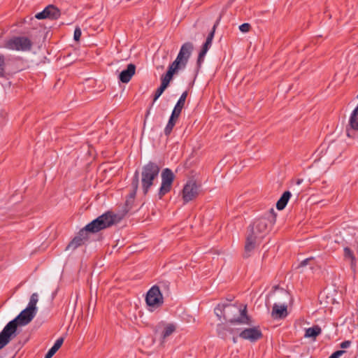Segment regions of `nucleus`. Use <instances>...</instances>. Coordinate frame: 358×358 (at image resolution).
Listing matches in <instances>:
<instances>
[{
	"label": "nucleus",
	"instance_id": "nucleus-45",
	"mask_svg": "<svg viewBox=\"0 0 358 358\" xmlns=\"http://www.w3.org/2000/svg\"><path fill=\"white\" fill-rule=\"evenodd\" d=\"M357 98H358V94H357Z\"/></svg>",
	"mask_w": 358,
	"mask_h": 358
},
{
	"label": "nucleus",
	"instance_id": "nucleus-44",
	"mask_svg": "<svg viewBox=\"0 0 358 358\" xmlns=\"http://www.w3.org/2000/svg\"><path fill=\"white\" fill-rule=\"evenodd\" d=\"M150 108L148 110L145 117H147L150 114Z\"/></svg>",
	"mask_w": 358,
	"mask_h": 358
},
{
	"label": "nucleus",
	"instance_id": "nucleus-41",
	"mask_svg": "<svg viewBox=\"0 0 358 358\" xmlns=\"http://www.w3.org/2000/svg\"><path fill=\"white\" fill-rule=\"evenodd\" d=\"M233 343H237V337L233 336L232 338Z\"/></svg>",
	"mask_w": 358,
	"mask_h": 358
},
{
	"label": "nucleus",
	"instance_id": "nucleus-18",
	"mask_svg": "<svg viewBox=\"0 0 358 358\" xmlns=\"http://www.w3.org/2000/svg\"><path fill=\"white\" fill-rule=\"evenodd\" d=\"M136 66L134 64L127 65V69L121 71L119 75V80L122 83H127L130 81L132 76L135 74Z\"/></svg>",
	"mask_w": 358,
	"mask_h": 358
},
{
	"label": "nucleus",
	"instance_id": "nucleus-29",
	"mask_svg": "<svg viewBox=\"0 0 358 358\" xmlns=\"http://www.w3.org/2000/svg\"><path fill=\"white\" fill-rule=\"evenodd\" d=\"M176 331V327L173 324L166 325L162 332V339L164 341L167 337L171 336Z\"/></svg>",
	"mask_w": 358,
	"mask_h": 358
},
{
	"label": "nucleus",
	"instance_id": "nucleus-8",
	"mask_svg": "<svg viewBox=\"0 0 358 358\" xmlns=\"http://www.w3.org/2000/svg\"><path fill=\"white\" fill-rule=\"evenodd\" d=\"M194 50L193 43L186 42L182 45L176 59L173 62V64L179 66L180 69L185 68L188 60Z\"/></svg>",
	"mask_w": 358,
	"mask_h": 358
},
{
	"label": "nucleus",
	"instance_id": "nucleus-12",
	"mask_svg": "<svg viewBox=\"0 0 358 358\" xmlns=\"http://www.w3.org/2000/svg\"><path fill=\"white\" fill-rule=\"evenodd\" d=\"M61 15L60 10L52 4L47 6L41 12L35 15L38 20L49 19L51 20H57Z\"/></svg>",
	"mask_w": 358,
	"mask_h": 358
},
{
	"label": "nucleus",
	"instance_id": "nucleus-26",
	"mask_svg": "<svg viewBox=\"0 0 358 358\" xmlns=\"http://www.w3.org/2000/svg\"><path fill=\"white\" fill-rule=\"evenodd\" d=\"M85 244V243L80 237L75 236L68 244L66 250H74L80 246Z\"/></svg>",
	"mask_w": 358,
	"mask_h": 358
},
{
	"label": "nucleus",
	"instance_id": "nucleus-25",
	"mask_svg": "<svg viewBox=\"0 0 358 358\" xmlns=\"http://www.w3.org/2000/svg\"><path fill=\"white\" fill-rule=\"evenodd\" d=\"M64 343V338H58L55 343H54L53 346L46 353L45 358H51L57 352V350L61 348L62 345Z\"/></svg>",
	"mask_w": 358,
	"mask_h": 358
},
{
	"label": "nucleus",
	"instance_id": "nucleus-1",
	"mask_svg": "<svg viewBox=\"0 0 358 358\" xmlns=\"http://www.w3.org/2000/svg\"><path fill=\"white\" fill-rule=\"evenodd\" d=\"M36 313L28 308L22 310L13 320L7 323L0 332V341L7 345L18 334V326L22 327L29 324L36 316Z\"/></svg>",
	"mask_w": 358,
	"mask_h": 358
},
{
	"label": "nucleus",
	"instance_id": "nucleus-5",
	"mask_svg": "<svg viewBox=\"0 0 358 358\" xmlns=\"http://www.w3.org/2000/svg\"><path fill=\"white\" fill-rule=\"evenodd\" d=\"M120 220L121 217L117 214L108 210L88 223L86 225V229L90 233H97L118 223Z\"/></svg>",
	"mask_w": 358,
	"mask_h": 358
},
{
	"label": "nucleus",
	"instance_id": "nucleus-15",
	"mask_svg": "<svg viewBox=\"0 0 358 358\" xmlns=\"http://www.w3.org/2000/svg\"><path fill=\"white\" fill-rule=\"evenodd\" d=\"M138 184H139V172L138 170H136L134 174L132 181H131V187L132 190L129 193L126 202H125V208L127 209V211H129L131 208L133 203L134 201L136 192L138 188Z\"/></svg>",
	"mask_w": 358,
	"mask_h": 358
},
{
	"label": "nucleus",
	"instance_id": "nucleus-37",
	"mask_svg": "<svg viewBox=\"0 0 358 358\" xmlns=\"http://www.w3.org/2000/svg\"><path fill=\"white\" fill-rule=\"evenodd\" d=\"M313 257L307 258L303 261L301 262V263L299 265V267H303L308 264L309 262L313 260Z\"/></svg>",
	"mask_w": 358,
	"mask_h": 358
},
{
	"label": "nucleus",
	"instance_id": "nucleus-38",
	"mask_svg": "<svg viewBox=\"0 0 358 358\" xmlns=\"http://www.w3.org/2000/svg\"><path fill=\"white\" fill-rule=\"evenodd\" d=\"M351 344L350 341H345L340 344V347L343 349H345L350 347Z\"/></svg>",
	"mask_w": 358,
	"mask_h": 358
},
{
	"label": "nucleus",
	"instance_id": "nucleus-34",
	"mask_svg": "<svg viewBox=\"0 0 358 358\" xmlns=\"http://www.w3.org/2000/svg\"><path fill=\"white\" fill-rule=\"evenodd\" d=\"M82 35L81 29L79 27H76L73 33V39L76 41H79Z\"/></svg>",
	"mask_w": 358,
	"mask_h": 358
},
{
	"label": "nucleus",
	"instance_id": "nucleus-40",
	"mask_svg": "<svg viewBox=\"0 0 358 358\" xmlns=\"http://www.w3.org/2000/svg\"><path fill=\"white\" fill-rule=\"evenodd\" d=\"M210 47L211 46L206 45V44L203 43L202 47H201V50L203 51L206 53H207V52L208 51V50L210 49Z\"/></svg>",
	"mask_w": 358,
	"mask_h": 358
},
{
	"label": "nucleus",
	"instance_id": "nucleus-17",
	"mask_svg": "<svg viewBox=\"0 0 358 358\" xmlns=\"http://www.w3.org/2000/svg\"><path fill=\"white\" fill-rule=\"evenodd\" d=\"M180 69L179 66L173 64V62L169 65L166 73L161 77V84L166 87H169L170 82L173 79L174 74H176Z\"/></svg>",
	"mask_w": 358,
	"mask_h": 358
},
{
	"label": "nucleus",
	"instance_id": "nucleus-32",
	"mask_svg": "<svg viewBox=\"0 0 358 358\" xmlns=\"http://www.w3.org/2000/svg\"><path fill=\"white\" fill-rule=\"evenodd\" d=\"M5 68H6L5 57L2 54H0V77H4L5 73H6Z\"/></svg>",
	"mask_w": 358,
	"mask_h": 358
},
{
	"label": "nucleus",
	"instance_id": "nucleus-14",
	"mask_svg": "<svg viewBox=\"0 0 358 358\" xmlns=\"http://www.w3.org/2000/svg\"><path fill=\"white\" fill-rule=\"evenodd\" d=\"M262 239L263 238H260V236H258L249 231L245 241L243 257L245 258L249 257L250 256V252L255 250L257 245L260 244Z\"/></svg>",
	"mask_w": 358,
	"mask_h": 358
},
{
	"label": "nucleus",
	"instance_id": "nucleus-22",
	"mask_svg": "<svg viewBox=\"0 0 358 358\" xmlns=\"http://www.w3.org/2000/svg\"><path fill=\"white\" fill-rule=\"evenodd\" d=\"M187 91H185L180 96V97L179 98L178 102L176 103L172 113H174L178 115H180L181 112H182V108H184V106H185V100L187 99Z\"/></svg>",
	"mask_w": 358,
	"mask_h": 358
},
{
	"label": "nucleus",
	"instance_id": "nucleus-21",
	"mask_svg": "<svg viewBox=\"0 0 358 358\" xmlns=\"http://www.w3.org/2000/svg\"><path fill=\"white\" fill-rule=\"evenodd\" d=\"M179 116L180 115H178L174 113H171V115L169 117L168 123L164 130V134L166 136H169V135L171 134V133L173 130V128L176 125V121L178 120Z\"/></svg>",
	"mask_w": 358,
	"mask_h": 358
},
{
	"label": "nucleus",
	"instance_id": "nucleus-46",
	"mask_svg": "<svg viewBox=\"0 0 358 358\" xmlns=\"http://www.w3.org/2000/svg\"><path fill=\"white\" fill-rule=\"evenodd\" d=\"M357 98H358V94H357Z\"/></svg>",
	"mask_w": 358,
	"mask_h": 358
},
{
	"label": "nucleus",
	"instance_id": "nucleus-31",
	"mask_svg": "<svg viewBox=\"0 0 358 358\" xmlns=\"http://www.w3.org/2000/svg\"><path fill=\"white\" fill-rule=\"evenodd\" d=\"M166 88L167 87L164 86V85H160V86L157 89V90L155 92L153 101L151 103L150 107L153 106L154 103L159 99V97L163 94V92L165 91Z\"/></svg>",
	"mask_w": 358,
	"mask_h": 358
},
{
	"label": "nucleus",
	"instance_id": "nucleus-9",
	"mask_svg": "<svg viewBox=\"0 0 358 358\" xmlns=\"http://www.w3.org/2000/svg\"><path fill=\"white\" fill-rule=\"evenodd\" d=\"M161 177L162 184L158 192V196L160 199L171 190L175 176L170 169L166 168L163 169Z\"/></svg>",
	"mask_w": 358,
	"mask_h": 358
},
{
	"label": "nucleus",
	"instance_id": "nucleus-23",
	"mask_svg": "<svg viewBox=\"0 0 358 358\" xmlns=\"http://www.w3.org/2000/svg\"><path fill=\"white\" fill-rule=\"evenodd\" d=\"M322 333V329L318 325H314L312 327L308 328L306 329L304 336L306 338H311L313 340H315L317 336H318Z\"/></svg>",
	"mask_w": 358,
	"mask_h": 358
},
{
	"label": "nucleus",
	"instance_id": "nucleus-35",
	"mask_svg": "<svg viewBox=\"0 0 358 358\" xmlns=\"http://www.w3.org/2000/svg\"><path fill=\"white\" fill-rule=\"evenodd\" d=\"M251 25L249 23H243L239 26L241 32L246 33L250 31Z\"/></svg>",
	"mask_w": 358,
	"mask_h": 358
},
{
	"label": "nucleus",
	"instance_id": "nucleus-7",
	"mask_svg": "<svg viewBox=\"0 0 358 358\" xmlns=\"http://www.w3.org/2000/svg\"><path fill=\"white\" fill-rule=\"evenodd\" d=\"M33 45L31 41L25 36H15L5 43V47L17 51H29Z\"/></svg>",
	"mask_w": 358,
	"mask_h": 358
},
{
	"label": "nucleus",
	"instance_id": "nucleus-30",
	"mask_svg": "<svg viewBox=\"0 0 358 358\" xmlns=\"http://www.w3.org/2000/svg\"><path fill=\"white\" fill-rule=\"evenodd\" d=\"M89 233L90 232L86 229L85 226L78 231L76 236L80 237L85 243H86L90 238Z\"/></svg>",
	"mask_w": 358,
	"mask_h": 358
},
{
	"label": "nucleus",
	"instance_id": "nucleus-19",
	"mask_svg": "<svg viewBox=\"0 0 358 358\" xmlns=\"http://www.w3.org/2000/svg\"><path fill=\"white\" fill-rule=\"evenodd\" d=\"M287 306L283 304L279 306L277 303H274L271 312V316L273 319H281L285 318L287 315Z\"/></svg>",
	"mask_w": 358,
	"mask_h": 358
},
{
	"label": "nucleus",
	"instance_id": "nucleus-3",
	"mask_svg": "<svg viewBox=\"0 0 358 358\" xmlns=\"http://www.w3.org/2000/svg\"><path fill=\"white\" fill-rule=\"evenodd\" d=\"M275 221L276 213L273 208H271L266 212L262 217L257 219L250 226L249 231L260 236V238H264L271 227L275 224Z\"/></svg>",
	"mask_w": 358,
	"mask_h": 358
},
{
	"label": "nucleus",
	"instance_id": "nucleus-33",
	"mask_svg": "<svg viewBox=\"0 0 358 358\" xmlns=\"http://www.w3.org/2000/svg\"><path fill=\"white\" fill-rule=\"evenodd\" d=\"M206 55V52L200 50L199 55H198L197 61H196L197 71H199L200 69L201 64L203 62L204 57H205Z\"/></svg>",
	"mask_w": 358,
	"mask_h": 358
},
{
	"label": "nucleus",
	"instance_id": "nucleus-27",
	"mask_svg": "<svg viewBox=\"0 0 358 358\" xmlns=\"http://www.w3.org/2000/svg\"><path fill=\"white\" fill-rule=\"evenodd\" d=\"M221 17H222V15H220V17L216 20V22H215V24H214V25L213 27L212 30L208 34L204 44L210 45V46L212 45V42H213V37H214V35H215V29H216L217 27L218 26V24L220 23Z\"/></svg>",
	"mask_w": 358,
	"mask_h": 358
},
{
	"label": "nucleus",
	"instance_id": "nucleus-10",
	"mask_svg": "<svg viewBox=\"0 0 358 358\" xmlns=\"http://www.w3.org/2000/svg\"><path fill=\"white\" fill-rule=\"evenodd\" d=\"M145 302L149 307L159 308L162 306L164 298L159 285H155L148 291Z\"/></svg>",
	"mask_w": 358,
	"mask_h": 358
},
{
	"label": "nucleus",
	"instance_id": "nucleus-28",
	"mask_svg": "<svg viewBox=\"0 0 358 358\" xmlns=\"http://www.w3.org/2000/svg\"><path fill=\"white\" fill-rule=\"evenodd\" d=\"M38 301V294L33 293L30 296L29 302L27 308H29L30 310H31L37 313L38 309L36 307V304H37Z\"/></svg>",
	"mask_w": 358,
	"mask_h": 358
},
{
	"label": "nucleus",
	"instance_id": "nucleus-42",
	"mask_svg": "<svg viewBox=\"0 0 358 358\" xmlns=\"http://www.w3.org/2000/svg\"><path fill=\"white\" fill-rule=\"evenodd\" d=\"M4 347H5L4 344H3V343L0 341V350L3 348Z\"/></svg>",
	"mask_w": 358,
	"mask_h": 358
},
{
	"label": "nucleus",
	"instance_id": "nucleus-43",
	"mask_svg": "<svg viewBox=\"0 0 358 358\" xmlns=\"http://www.w3.org/2000/svg\"><path fill=\"white\" fill-rule=\"evenodd\" d=\"M302 181H303L302 179H298L297 181H296V184L297 185H300L302 182Z\"/></svg>",
	"mask_w": 358,
	"mask_h": 358
},
{
	"label": "nucleus",
	"instance_id": "nucleus-36",
	"mask_svg": "<svg viewBox=\"0 0 358 358\" xmlns=\"http://www.w3.org/2000/svg\"><path fill=\"white\" fill-rule=\"evenodd\" d=\"M346 353L345 350H339L332 353L329 358H339L343 354Z\"/></svg>",
	"mask_w": 358,
	"mask_h": 358
},
{
	"label": "nucleus",
	"instance_id": "nucleus-13",
	"mask_svg": "<svg viewBox=\"0 0 358 358\" xmlns=\"http://www.w3.org/2000/svg\"><path fill=\"white\" fill-rule=\"evenodd\" d=\"M239 336L244 339L255 343L263 337V334L259 327H253L251 328H246L241 331L239 334Z\"/></svg>",
	"mask_w": 358,
	"mask_h": 358
},
{
	"label": "nucleus",
	"instance_id": "nucleus-4",
	"mask_svg": "<svg viewBox=\"0 0 358 358\" xmlns=\"http://www.w3.org/2000/svg\"><path fill=\"white\" fill-rule=\"evenodd\" d=\"M120 220L121 217L117 214L108 210L88 223L86 225V229L90 233H97L118 223Z\"/></svg>",
	"mask_w": 358,
	"mask_h": 358
},
{
	"label": "nucleus",
	"instance_id": "nucleus-6",
	"mask_svg": "<svg viewBox=\"0 0 358 358\" xmlns=\"http://www.w3.org/2000/svg\"><path fill=\"white\" fill-rule=\"evenodd\" d=\"M159 171V166L151 161L142 167L141 186L145 195L148 194L150 187L154 185V180L158 177Z\"/></svg>",
	"mask_w": 358,
	"mask_h": 358
},
{
	"label": "nucleus",
	"instance_id": "nucleus-39",
	"mask_svg": "<svg viewBox=\"0 0 358 358\" xmlns=\"http://www.w3.org/2000/svg\"><path fill=\"white\" fill-rule=\"evenodd\" d=\"M159 284L163 287L164 289L169 290V285L170 283L168 281H161L159 282Z\"/></svg>",
	"mask_w": 358,
	"mask_h": 358
},
{
	"label": "nucleus",
	"instance_id": "nucleus-11",
	"mask_svg": "<svg viewBox=\"0 0 358 358\" xmlns=\"http://www.w3.org/2000/svg\"><path fill=\"white\" fill-rule=\"evenodd\" d=\"M199 186L196 184V181L190 180H188L184 185L182 194L184 203H187L194 199L199 195Z\"/></svg>",
	"mask_w": 358,
	"mask_h": 358
},
{
	"label": "nucleus",
	"instance_id": "nucleus-24",
	"mask_svg": "<svg viewBox=\"0 0 358 358\" xmlns=\"http://www.w3.org/2000/svg\"><path fill=\"white\" fill-rule=\"evenodd\" d=\"M343 252L345 259L350 261V267L353 271H355L356 267V258L352 250L350 248L345 247L343 249Z\"/></svg>",
	"mask_w": 358,
	"mask_h": 358
},
{
	"label": "nucleus",
	"instance_id": "nucleus-16",
	"mask_svg": "<svg viewBox=\"0 0 358 358\" xmlns=\"http://www.w3.org/2000/svg\"><path fill=\"white\" fill-rule=\"evenodd\" d=\"M237 329L229 327L227 323H220L217 325L216 332L217 336L223 340H226L229 335H234Z\"/></svg>",
	"mask_w": 358,
	"mask_h": 358
},
{
	"label": "nucleus",
	"instance_id": "nucleus-2",
	"mask_svg": "<svg viewBox=\"0 0 358 358\" xmlns=\"http://www.w3.org/2000/svg\"><path fill=\"white\" fill-rule=\"evenodd\" d=\"M214 313L219 320L223 318L231 324H250L251 322L246 306L242 309L232 304L219 303L215 308Z\"/></svg>",
	"mask_w": 358,
	"mask_h": 358
},
{
	"label": "nucleus",
	"instance_id": "nucleus-20",
	"mask_svg": "<svg viewBox=\"0 0 358 358\" xmlns=\"http://www.w3.org/2000/svg\"><path fill=\"white\" fill-rule=\"evenodd\" d=\"M291 196L292 193L289 191H285L276 203L277 209L279 210L285 209Z\"/></svg>",
	"mask_w": 358,
	"mask_h": 358
}]
</instances>
